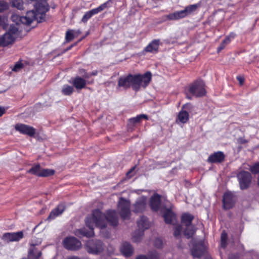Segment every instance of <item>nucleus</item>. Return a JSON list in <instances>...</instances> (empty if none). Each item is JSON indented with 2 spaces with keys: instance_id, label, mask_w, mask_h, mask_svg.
I'll return each mask as SVG.
<instances>
[{
  "instance_id": "nucleus-9",
  "label": "nucleus",
  "mask_w": 259,
  "mask_h": 259,
  "mask_svg": "<svg viewBox=\"0 0 259 259\" xmlns=\"http://www.w3.org/2000/svg\"><path fill=\"white\" fill-rule=\"evenodd\" d=\"M113 0H108L105 3L102 4L98 8L91 10L85 13L83 15L81 21L83 23H86L88 20L90 19L94 15L97 14L98 13L103 11L105 9L110 7V4L113 2Z\"/></svg>"
},
{
  "instance_id": "nucleus-2",
  "label": "nucleus",
  "mask_w": 259,
  "mask_h": 259,
  "mask_svg": "<svg viewBox=\"0 0 259 259\" xmlns=\"http://www.w3.org/2000/svg\"><path fill=\"white\" fill-rule=\"evenodd\" d=\"M49 8L47 3H39L35 6V12L33 10L28 11L25 16L22 17L14 15L12 16V19L13 21L19 20L20 22L26 25L30 24L35 20L38 22H41L45 20L46 13L49 11Z\"/></svg>"
},
{
  "instance_id": "nucleus-27",
  "label": "nucleus",
  "mask_w": 259,
  "mask_h": 259,
  "mask_svg": "<svg viewBox=\"0 0 259 259\" xmlns=\"http://www.w3.org/2000/svg\"><path fill=\"white\" fill-rule=\"evenodd\" d=\"M189 117V115L187 111L181 110L178 115L177 121H179L181 123H185L188 121Z\"/></svg>"
},
{
  "instance_id": "nucleus-44",
  "label": "nucleus",
  "mask_w": 259,
  "mask_h": 259,
  "mask_svg": "<svg viewBox=\"0 0 259 259\" xmlns=\"http://www.w3.org/2000/svg\"><path fill=\"white\" fill-rule=\"evenodd\" d=\"M135 169V166H134L132 168H131L128 172H127L126 176L128 178H131L133 176H134V175H135V172H134Z\"/></svg>"
},
{
  "instance_id": "nucleus-5",
  "label": "nucleus",
  "mask_w": 259,
  "mask_h": 259,
  "mask_svg": "<svg viewBox=\"0 0 259 259\" xmlns=\"http://www.w3.org/2000/svg\"><path fill=\"white\" fill-rule=\"evenodd\" d=\"M196 96V97H201L205 95L206 91L204 88V83L202 80H197L192 83L189 89L188 92H186V97L188 99H192L191 96Z\"/></svg>"
},
{
  "instance_id": "nucleus-26",
  "label": "nucleus",
  "mask_w": 259,
  "mask_h": 259,
  "mask_svg": "<svg viewBox=\"0 0 259 259\" xmlns=\"http://www.w3.org/2000/svg\"><path fill=\"white\" fill-rule=\"evenodd\" d=\"M138 227L139 229L144 231L147 229L149 227V222L146 217H141L140 220L137 221Z\"/></svg>"
},
{
  "instance_id": "nucleus-3",
  "label": "nucleus",
  "mask_w": 259,
  "mask_h": 259,
  "mask_svg": "<svg viewBox=\"0 0 259 259\" xmlns=\"http://www.w3.org/2000/svg\"><path fill=\"white\" fill-rule=\"evenodd\" d=\"M152 74L148 71L143 75H132L131 86L133 90L138 91L142 87L146 88L151 80Z\"/></svg>"
},
{
  "instance_id": "nucleus-29",
  "label": "nucleus",
  "mask_w": 259,
  "mask_h": 259,
  "mask_svg": "<svg viewBox=\"0 0 259 259\" xmlns=\"http://www.w3.org/2000/svg\"><path fill=\"white\" fill-rule=\"evenodd\" d=\"M144 231L140 229H138L135 231L132 237L133 241L138 242L141 241L144 235Z\"/></svg>"
},
{
  "instance_id": "nucleus-51",
  "label": "nucleus",
  "mask_w": 259,
  "mask_h": 259,
  "mask_svg": "<svg viewBox=\"0 0 259 259\" xmlns=\"http://www.w3.org/2000/svg\"><path fill=\"white\" fill-rule=\"evenodd\" d=\"M5 112V109L0 106V117L2 116Z\"/></svg>"
},
{
  "instance_id": "nucleus-41",
  "label": "nucleus",
  "mask_w": 259,
  "mask_h": 259,
  "mask_svg": "<svg viewBox=\"0 0 259 259\" xmlns=\"http://www.w3.org/2000/svg\"><path fill=\"white\" fill-rule=\"evenodd\" d=\"M65 37L67 41H70L74 38V35L72 30H68L66 32Z\"/></svg>"
},
{
  "instance_id": "nucleus-18",
  "label": "nucleus",
  "mask_w": 259,
  "mask_h": 259,
  "mask_svg": "<svg viewBox=\"0 0 259 259\" xmlns=\"http://www.w3.org/2000/svg\"><path fill=\"white\" fill-rule=\"evenodd\" d=\"M186 16L185 13L183 10L177 11L173 13L169 14L168 15H165L163 18L165 21L166 20H177L181 18H185Z\"/></svg>"
},
{
  "instance_id": "nucleus-13",
  "label": "nucleus",
  "mask_w": 259,
  "mask_h": 259,
  "mask_svg": "<svg viewBox=\"0 0 259 259\" xmlns=\"http://www.w3.org/2000/svg\"><path fill=\"white\" fill-rule=\"evenodd\" d=\"M89 75L86 74L84 75V78H82L81 77L77 76L74 78L72 80V84L75 88V89L77 90H80L83 88H84L87 83H90V82H87L85 78H88L89 77Z\"/></svg>"
},
{
  "instance_id": "nucleus-32",
  "label": "nucleus",
  "mask_w": 259,
  "mask_h": 259,
  "mask_svg": "<svg viewBox=\"0 0 259 259\" xmlns=\"http://www.w3.org/2000/svg\"><path fill=\"white\" fill-rule=\"evenodd\" d=\"M74 89L72 87L68 84L64 85L62 89L63 94L66 96H69L73 93Z\"/></svg>"
},
{
  "instance_id": "nucleus-4",
  "label": "nucleus",
  "mask_w": 259,
  "mask_h": 259,
  "mask_svg": "<svg viewBox=\"0 0 259 259\" xmlns=\"http://www.w3.org/2000/svg\"><path fill=\"white\" fill-rule=\"evenodd\" d=\"M194 219V217L189 213H183L181 216V223L185 227L184 234L188 238H191L196 231L195 226L192 224Z\"/></svg>"
},
{
  "instance_id": "nucleus-34",
  "label": "nucleus",
  "mask_w": 259,
  "mask_h": 259,
  "mask_svg": "<svg viewBox=\"0 0 259 259\" xmlns=\"http://www.w3.org/2000/svg\"><path fill=\"white\" fill-rule=\"evenodd\" d=\"M12 235L13 242L18 241L24 237V234L22 231L12 233Z\"/></svg>"
},
{
  "instance_id": "nucleus-42",
  "label": "nucleus",
  "mask_w": 259,
  "mask_h": 259,
  "mask_svg": "<svg viewBox=\"0 0 259 259\" xmlns=\"http://www.w3.org/2000/svg\"><path fill=\"white\" fill-rule=\"evenodd\" d=\"M9 8L7 3L4 1H0V12H2L6 10Z\"/></svg>"
},
{
  "instance_id": "nucleus-49",
  "label": "nucleus",
  "mask_w": 259,
  "mask_h": 259,
  "mask_svg": "<svg viewBox=\"0 0 259 259\" xmlns=\"http://www.w3.org/2000/svg\"><path fill=\"white\" fill-rule=\"evenodd\" d=\"M227 235L225 232H223L221 235V240H227Z\"/></svg>"
},
{
  "instance_id": "nucleus-20",
  "label": "nucleus",
  "mask_w": 259,
  "mask_h": 259,
  "mask_svg": "<svg viewBox=\"0 0 259 259\" xmlns=\"http://www.w3.org/2000/svg\"><path fill=\"white\" fill-rule=\"evenodd\" d=\"M205 248L202 244L194 246L192 249V254L194 257L200 258L204 253Z\"/></svg>"
},
{
  "instance_id": "nucleus-16",
  "label": "nucleus",
  "mask_w": 259,
  "mask_h": 259,
  "mask_svg": "<svg viewBox=\"0 0 259 259\" xmlns=\"http://www.w3.org/2000/svg\"><path fill=\"white\" fill-rule=\"evenodd\" d=\"M65 209V206L64 204H60L58 205L57 207L52 210L48 216L47 220L49 221L54 220L57 217L61 215Z\"/></svg>"
},
{
  "instance_id": "nucleus-8",
  "label": "nucleus",
  "mask_w": 259,
  "mask_h": 259,
  "mask_svg": "<svg viewBox=\"0 0 259 259\" xmlns=\"http://www.w3.org/2000/svg\"><path fill=\"white\" fill-rule=\"evenodd\" d=\"M130 208V202L123 198H121L118 204V210L121 218L123 220L129 218L131 214Z\"/></svg>"
},
{
  "instance_id": "nucleus-53",
  "label": "nucleus",
  "mask_w": 259,
  "mask_h": 259,
  "mask_svg": "<svg viewBox=\"0 0 259 259\" xmlns=\"http://www.w3.org/2000/svg\"><path fill=\"white\" fill-rule=\"evenodd\" d=\"M235 36V34L234 33H231L229 34V36H227L226 37H229V39H230V40H231V39H233V38H234Z\"/></svg>"
},
{
  "instance_id": "nucleus-46",
  "label": "nucleus",
  "mask_w": 259,
  "mask_h": 259,
  "mask_svg": "<svg viewBox=\"0 0 259 259\" xmlns=\"http://www.w3.org/2000/svg\"><path fill=\"white\" fill-rule=\"evenodd\" d=\"M192 108V106L190 103H187L183 106V109H186L188 110H190Z\"/></svg>"
},
{
  "instance_id": "nucleus-58",
  "label": "nucleus",
  "mask_w": 259,
  "mask_h": 259,
  "mask_svg": "<svg viewBox=\"0 0 259 259\" xmlns=\"http://www.w3.org/2000/svg\"><path fill=\"white\" fill-rule=\"evenodd\" d=\"M230 259H233V258H232V257H231L230 258Z\"/></svg>"
},
{
  "instance_id": "nucleus-54",
  "label": "nucleus",
  "mask_w": 259,
  "mask_h": 259,
  "mask_svg": "<svg viewBox=\"0 0 259 259\" xmlns=\"http://www.w3.org/2000/svg\"><path fill=\"white\" fill-rule=\"evenodd\" d=\"M136 259H148V258L145 255H140Z\"/></svg>"
},
{
  "instance_id": "nucleus-37",
  "label": "nucleus",
  "mask_w": 259,
  "mask_h": 259,
  "mask_svg": "<svg viewBox=\"0 0 259 259\" xmlns=\"http://www.w3.org/2000/svg\"><path fill=\"white\" fill-rule=\"evenodd\" d=\"M230 42L229 37H226V38L222 42L220 46L218 48V52H220L223 50L226 46Z\"/></svg>"
},
{
  "instance_id": "nucleus-14",
  "label": "nucleus",
  "mask_w": 259,
  "mask_h": 259,
  "mask_svg": "<svg viewBox=\"0 0 259 259\" xmlns=\"http://www.w3.org/2000/svg\"><path fill=\"white\" fill-rule=\"evenodd\" d=\"M131 79L132 74L120 77L118 79L117 88H122L125 90L130 88L131 86Z\"/></svg>"
},
{
  "instance_id": "nucleus-17",
  "label": "nucleus",
  "mask_w": 259,
  "mask_h": 259,
  "mask_svg": "<svg viewBox=\"0 0 259 259\" xmlns=\"http://www.w3.org/2000/svg\"><path fill=\"white\" fill-rule=\"evenodd\" d=\"M146 199L142 197L140 198L133 205V211L137 212H141L145 209Z\"/></svg>"
},
{
  "instance_id": "nucleus-28",
  "label": "nucleus",
  "mask_w": 259,
  "mask_h": 259,
  "mask_svg": "<svg viewBox=\"0 0 259 259\" xmlns=\"http://www.w3.org/2000/svg\"><path fill=\"white\" fill-rule=\"evenodd\" d=\"M41 168L39 164L33 166L31 168L27 171V173L40 177Z\"/></svg>"
},
{
  "instance_id": "nucleus-55",
  "label": "nucleus",
  "mask_w": 259,
  "mask_h": 259,
  "mask_svg": "<svg viewBox=\"0 0 259 259\" xmlns=\"http://www.w3.org/2000/svg\"><path fill=\"white\" fill-rule=\"evenodd\" d=\"M67 259H80V258H79L77 256H70V257H68Z\"/></svg>"
},
{
  "instance_id": "nucleus-15",
  "label": "nucleus",
  "mask_w": 259,
  "mask_h": 259,
  "mask_svg": "<svg viewBox=\"0 0 259 259\" xmlns=\"http://www.w3.org/2000/svg\"><path fill=\"white\" fill-rule=\"evenodd\" d=\"M225 155L223 152L218 151L211 154L208 158L207 161L210 163H221L224 160Z\"/></svg>"
},
{
  "instance_id": "nucleus-22",
  "label": "nucleus",
  "mask_w": 259,
  "mask_h": 259,
  "mask_svg": "<svg viewBox=\"0 0 259 259\" xmlns=\"http://www.w3.org/2000/svg\"><path fill=\"white\" fill-rule=\"evenodd\" d=\"M120 249L122 253L126 256H130L133 253V248L128 242H123Z\"/></svg>"
},
{
  "instance_id": "nucleus-50",
  "label": "nucleus",
  "mask_w": 259,
  "mask_h": 259,
  "mask_svg": "<svg viewBox=\"0 0 259 259\" xmlns=\"http://www.w3.org/2000/svg\"><path fill=\"white\" fill-rule=\"evenodd\" d=\"M237 80L239 81V83L241 84L244 82V78L241 76H237Z\"/></svg>"
},
{
  "instance_id": "nucleus-23",
  "label": "nucleus",
  "mask_w": 259,
  "mask_h": 259,
  "mask_svg": "<svg viewBox=\"0 0 259 259\" xmlns=\"http://www.w3.org/2000/svg\"><path fill=\"white\" fill-rule=\"evenodd\" d=\"M163 218L166 224H174L176 219L175 213L169 209H167L165 211Z\"/></svg>"
},
{
  "instance_id": "nucleus-24",
  "label": "nucleus",
  "mask_w": 259,
  "mask_h": 259,
  "mask_svg": "<svg viewBox=\"0 0 259 259\" xmlns=\"http://www.w3.org/2000/svg\"><path fill=\"white\" fill-rule=\"evenodd\" d=\"M150 205L152 209L157 211L160 205V197L158 195L153 196L150 199Z\"/></svg>"
},
{
  "instance_id": "nucleus-6",
  "label": "nucleus",
  "mask_w": 259,
  "mask_h": 259,
  "mask_svg": "<svg viewBox=\"0 0 259 259\" xmlns=\"http://www.w3.org/2000/svg\"><path fill=\"white\" fill-rule=\"evenodd\" d=\"M85 247L88 253L93 254H99L104 250L103 243L100 240L89 241Z\"/></svg>"
},
{
  "instance_id": "nucleus-36",
  "label": "nucleus",
  "mask_w": 259,
  "mask_h": 259,
  "mask_svg": "<svg viewBox=\"0 0 259 259\" xmlns=\"http://www.w3.org/2000/svg\"><path fill=\"white\" fill-rule=\"evenodd\" d=\"M12 5L13 7H15L18 10L23 9V3L22 0H13L12 2Z\"/></svg>"
},
{
  "instance_id": "nucleus-11",
  "label": "nucleus",
  "mask_w": 259,
  "mask_h": 259,
  "mask_svg": "<svg viewBox=\"0 0 259 259\" xmlns=\"http://www.w3.org/2000/svg\"><path fill=\"white\" fill-rule=\"evenodd\" d=\"M235 196L230 191L224 193L223 197V207L225 209L232 208L236 202Z\"/></svg>"
},
{
  "instance_id": "nucleus-33",
  "label": "nucleus",
  "mask_w": 259,
  "mask_h": 259,
  "mask_svg": "<svg viewBox=\"0 0 259 259\" xmlns=\"http://www.w3.org/2000/svg\"><path fill=\"white\" fill-rule=\"evenodd\" d=\"M174 235L177 238H180L181 236L183 227L181 225H176L174 227Z\"/></svg>"
},
{
  "instance_id": "nucleus-31",
  "label": "nucleus",
  "mask_w": 259,
  "mask_h": 259,
  "mask_svg": "<svg viewBox=\"0 0 259 259\" xmlns=\"http://www.w3.org/2000/svg\"><path fill=\"white\" fill-rule=\"evenodd\" d=\"M198 5L197 4L192 5L186 7L185 9L184 10L186 16L195 12L198 8Z\"/></svg>"
},
{
  "instance_id": "nucleus-30",
  "label": "nucleus",
  "mask_w": 259,
  "mask_h": 259,
  "mask_svg": "<svg viewBox=\"0 0 259 259\" xmlns=\"http://www.w3.org/2000/svg\"><path fill=\"white\" fill-rule=\"evenodd\" d=\"M142 119H145L146 120L148 119V116L145 114H140L137 115L136 117L131 118L129 120V124H134L137 123L141 122Z\"/></svg>"
},
{
  "instance_id": "nucleus-56",
  "label": "nucleus",
  "mask_w": 259,
  "mask_h": 259,
  "mask_svg": "<svg viewBox=\"0 0 259 259\" xmlns=\"http://www.w3.org/2000/svg\"><path fill=\"white\" fill-rule=\"evenodd\" d=\"M97 72L96 71V72H93L90 75H97Z\"/></svg>"
},
{
  "instance_id": "nucleus-35",
  "label": "nucleus",
  "mask_w": 259,
  "mask_h": 259,
  "mask_svg": "<svg viewBox=\"0 0 259 259\" xmlns=\"http://www.w3.org/2000/svg\"><path fill=\"white\" fill-rule=\"evenodd\" d=\"M55 174V170L51 169H42L41 170V173L40 177H46L51 176H53Z\"/></svg>"
},
{
  "instance_id": "nucleus-12",
  "label": "nucleus",
  "mask_w": 259,
  "mask_h": 259,
  "mask_svg": "<svg viewBox=\"0 0 259 259\" xmlns=\"http://www.w3.org/2000/svg\"><path fill=\"white\" fill-rule=\"evenodd\" d=\"M15 129L20 133L30 137H33L35 134V130L33 127L22 123L16 124Z\"/></svg>"
},
{
  "instance_id": "nucleus-47",
  "label": "nucleus",
  "mask_w": 259,
  "mask_h": 259,
  "mask_svg": "<svg viewBox=\"0 0 259 259\" xmlns=\"http://www.w3.org/2000/svg\"><path fill=\"white\" fill-rule=\"evenodd\" d=\"M237 141L240 144H245L248 142V141L244 139L243 138H239L237 139Z\"/></svg>"
},
{
  "instance_id": "nucleus-43",
  "label": "nucleus",
  "mask_w": 259,
  "mask_h": 259,
  "mask_svg": "<svg viewBox=\"0 0 259 259\" xmlns=\"http://www.w3.org/2000/svg\"><path fill=\"white\" fill-rule=\"evenodd\" d=\"M150 259H158L159 254L155 251H152L150 254Z\"/></svg>"
},
{
  "instance_id": "nucleus-40",
  "label": "nucleus",
  "mask_w": 259,
  "mask_h": 259,
  "mask_svg": "<svg viewBox=\"0 0 259 259\" xmlns=\"http://www.w3.org/2000/svg\"><path fill=\"white\" fill-rule=\"evenodd\" d=\"M18 31V28L14 25H11L8 33H10L16 37V35Z\"/></svg>"
},
{
  "instance_id": "nucleus-10",
  "label": "nucleus",
  "mask_w": 259,
  "mask_h": 259,
  "mask_svg": "<svg viewBox=\"0 0 259 259\" xmlns=\"http://www.w3.org/2000/svg\"><path fill=\"white\" fill-rule=\"evenodd\" d=\"M64 246L68 250H76L79 249L81 246V242L76 238L67 237L63 241Z\"/></svg>"
},
{
  "instance_id": "nucleus-19",
  "label": "nucleus",
  "mask_w": 259,
  "mask_h": 259,
  "mask_svg": "<svg viewBox=\"0 0 259 259\" xmlns=\"http://www.w3.org/2000/svg\"><path fill=\"white\" fill-rule=\"evenodd\" d=\"M2 46L6 47L14 42L15 36L10 33L6 32L3 36H0Z\"/></svg>"
},
{
  "instance_id": "nucleus-21",
  "label": "nucleus",
  "mask_w": 259,
  "mask_h": 259,
  "mask_svg": "<svg viewBox=\"0 0 259 259\" xmlns=\"http://www.w3.org/2000/svg\"><path fill=\"white\" fill-rule=\"evenodd\" d=\"M159 46V40L154 39L145 49L144 51L150 53H156Z\"/></svg>"
},
{
  "instance_id": "nucleus-38",
  "label": "nucleus",
  "mask_w": 259,
  "mask_h": 259,
  "mask_svg": "<svg viewBox=\"0 0 259 259\" xmlns=\"http://www.w3.org/2000/svg\"><path fill=\"white\" fill-rule=\"evenodd\" d=\"M2 239L5 242H13L12 233H6L2 237Z\"/></svg>"
},
{
  "instance_id": "nucleus-39",
  "label": "nucleus",
  "mask_w": 259,
  "mask_h": 259,
  "mask_svg": "<svg viewBox=\"0 0 259 259\" xmlns=\"http://www.w3.org/2000/svg\"><path fill=\"white\" fill-rule=\"evenodd\" d=\"M250 171L254 174L259 173V162L250 166Z\"/></svg>"
},
{
  "instance_id": "nucleus-25",
  "label": "nucleus",
  "mask_w": 259,
  "mask_h": 259,
  "mask_svg": "<svg viewBox=\"0 0 259 259\" xmlns=\"http://www.w3.org/2000/svg\"><path fill=\"white\" fill-rule=\"evenodd\" d=\"M41 255V251L37 250L33 245L30 248L28 254V259H38Z\"/></svg>"
},
{
  "instance_id": "nucleus-52",
  "label": "nucleus",
  "mask_w": 259,
  "mask_h": 259,
  "mask_svg": "<svg viewBox=\"0 0 259 259\" xmlns=\"http://www.w3.org/2000/svg\"><path fill=\"white\" fill-rule=\"evenodd\" d=\"M226 240H221V246L222 247L225 248L226 246Z\"/></svg>"
},
{
  "instance_id": "nucleus-48",
  "label": "nucleus",
  "mask_w": 259,
  "mask_h": 259,
  "mask_svg": "<svg viewBox=\"0 0 259 259\" xmlns=\"http://www.w3.org/2000/svg\"><path fill=\"white\" fill-rule=\"evenodd\" d=\"M21 67V64H16L13 69V71H17L18 70V69L20 68Z\"/></svg>"
},
{
  "instance_id": "nucleus-1",
  "label": "nucleus",
  "mask_w": 259,
  "mask_h": 259,
  "mask_svg": "<svg viewBox=\"0 0 259 259\" xmlns=\"http://www.w3.org/2000/svg\"><path fill=\"white\" fill-rule=\"evenodd\" d=\"M108 222L112 226H116L118 224V216L114 210H109L105 215L99 209H95L93 211L92 217H88L85 219L86 226L90 229L87 231L83 228L76 231V235L79 236L82 235L88 237L94 236V225L100 229L101 235L105 238H109L110 236L108 231H105L107 227V223Z\"/></svg>"
},
{
  "instance_id": "nucleus-7",
  "label": "nucleus",
  "mask_w": 259,
  "mask_h": 259,
  "mask_svg": "<svg viewBox=\"0 0 259 259\" xmlns=\"http://www.w3.org/2000/svg\"><path fill=\"white\" fill-rule=\"evenodd\" d=\"M240 188L241 190H245L248 188L251 182V176L250 174L246 171H241L237 175Z\"/></svg>"
},
{
  "instance_id": "nucleus-57",
  "label": "nucleus",
  "mask_w": 259,
  "mask_h": 259,
  "mask_svg": "<svg viewBox=\"0 0 259 259\" xmlns=\"http://www.w3.org/2000/svg\"><path fill=\"white\" fill-rule=\"evenodd\" d=\"M42 2H44L45 3H46V2L48 1V0H40Z\"/></svg>"
},
{
  "instance_id": "nucleus-45",
  "label": "nucleus",
  "mask_w": 259,
  "mask_h": 259,
  "mask_svg": "<svg viewBox=\"0 0 259 259\" xmlns=\"http://www.w3.org/2000/svg\"><path fill=\"white\" fill-rule=\"evenodd\" d=\"M155 246L157 248H161L162 246V241L160 239L157 238L155 240Z\"/></svg>"
}]
</instances>
